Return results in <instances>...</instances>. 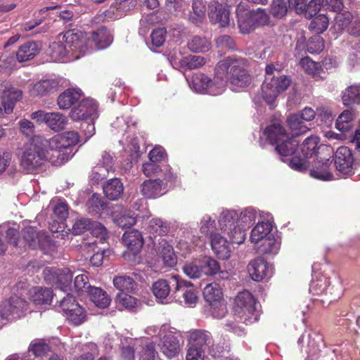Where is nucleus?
Segmentation results:
<instances>
[{"mask_svg":"<svg viewBox=\"0 0 360 360\" xmlns=\"http://www.w3.org/2000/svg\"><path fill=\"white\" fill-rule=\"evenodd\" d=\"M74 285L78 292H88L89 288L93 287L89 284L88 276L85 273L77 275L75 277Z\"/></svg>","mask_w":360,"mask_h":360,"instance_id":"61","label":"nucleus"},{"mask_svg":"<svg viewBox=\"0 0 360 360\" xmlns=\"http://www.w3.org/2000/svg\"><path fill=\"white\" fill-rule=\"evenodd\" d=\"M59 307L72 325L79 326L86 319L85 309L69 293L60 302Z\"/></svg>","mask_w":360,"mask_h":360,"instance_id":"7","label":"nucleus"},{"mask_svg":"<svg viewBox=\"0 0 360 360\" xmlns=\"http://www.w3.org/2000/svg\"><path fill=\"white\" fill-rule=\"evenodd\" d=\"M210 42L205 38L199 36L193 37L188 42V48L194 53L205 52L210 49Z\"/></svg>","mask_w":360,"mask_h":360,"instance_id":"49","label":"nucleus"},{"mask_svg":"<svg viewBox=\"0 0 360 360\" xmlns=\"http://www.w3.org/2000/svg\"><path fill=\"white\" fill-rule=\"evenodd\" d=\"M158 356L155 345L153 342L147 344L140 353L139 360H155Z\"/></svg>","mask_w":360,"mask_h":360,"instance_id":"64","label":"nucleus"},{"mask_svg":"<svg viewBox=\"0 0 360 360\" xmlns=\"http://www.w3.org/2000/svg\"><path fill=\"white\" fill-rule=\"evenodd\" d=\"M219 79L216 76V67L213 79L201 72L194 75L192 77L193 86L196 91L210 95H217L222 91L224 86H219Z\"/></svg>","mask_w":360,"mask_h":360,"instance_id":"9","label":"nucleus"},{"mask_svg":"<svg viewBox=\"0 0 360 360\" xmlns=\"http://www.w3.org/2000/svg\"><path fill=\"white\" fill-rule=\"evenodd\" d=\"M242 6L240 4L236 8V13L238 15V24L240 32L243 34L250 33L255 30L253 21H252L251 15L249 11L241 13Z\"/></svg>","mask_w":360,"mask_h":360,"instance_id":"40","label":"nucleus"},{"mask_svg":"<svg viewBox=\"0 0 360 360\" xmlns=\"http://www.w3.org/2000/svg\"><path fill=\"white\" fill-rule=\"evenodd\" d=\"M206 62L207 60L204 57L193 55L181 57L179 60V68L190 70L202 67Z\"/></svg>","mask_w":360,"mask_h":360,"instance_id":"42","label":"nucleus"},{"mask_svg":"<svg viewBox=\"0 0 360 360\" xmlns=\"http://www.w3.org/2000/svg\"><path fill=\"white\" fill-rule=\"evenodd\" d=\"M193 11L189 15L190 20L198 24L205 18L206 13V6L202 0H193L192 4Z\"/></svg>","mask_w":360,"mask_h":360,"instance_id":"47","label":"nucleus"},{"mask_svg":"<svg viewBox=\"0 0 360 360\" xmlns=\"http://www.w3.org/2000/svg\"><path fill=\"white\" fill-rule=\"evenodd\" d=\"M249 13L251 15L252 21H253L255 30L259 26L265 25L268 23L269 16L264 11L258 9L256 11H249Z\"/></svg>","mask_w":360,"mask_h":360,"instance_id":"63","label":"nucleus"},{"mask_svg":"<svg viewBox=\"0 0 360 360\" xmlns=\"http://www.w3.org/2000/svg\"><path fill=\"white\" fill-rule=\"evenodd\" d=\"M40 46L34 41H27L21 45L17 53L16 59L18 62H25L32 59L39 52Z\"/></svg>","mask_w":360,"mask_h":360,"instance_id":"27","label":"nucleus"},{"mask_svg":"<svg viewBox=\"0 0 360 360\" xmlns=\"http://www.w3.org/2000/svg\"><path fill=\"white\" fill-rule=\"evenodd\" d=\"M248 60L243 58L228 56L216 65V76L219 85L224 88L229 82L237 87H246L251 83L252 77L248 70Z\"/></svg>","mask_w":360,"mask_h":360,"instance_id":"1","label":"nucleus"},{"mask_svg":"<svg viewBox=\"0 0 360 360\" xmlns=\"http://www.w3.org/2000/svg\"><path fill=\"white\" fill-rule=\"evenodd\" d=\"M62 36L63 41L66 44L70 51L73 53H82L84 51L83 34L76 29H72L59 34Z\"/></svg>","mask_w":360,"mask_h":360,"instance_id":"18","label":"nucleus"},{"mask_svg":"<svg viewBox=\"0 0 360 360\" xmlns=\"http://www.w3.org/2000/svg\"><path fill=\"white\" fill-rule=\"evenodd\" d=\"M87 293L96 307L104 309L109 306L110 297L102 288L93 286L89 288Z\"/></svg>","mask_w":360,"mask_h":360,"instance_id":"31","label":"nucleus"},{"mask_svg":"<svg viewBox=\"0 0 360 360\" xmlns=\"http://www.w3.org/2000/svg\"><path fill=\"white\" fill-rule=\"evenodd\" d=\"M211 246L214 253L221 259H228L231 256V249L228 240L219 233L211 236Z\"/></svg>","mask_w":360,"mask_h":360,"instance_id":"24","label":"nucleus"},{"mask_svg":"<svg viewBox=\"0 0 360 360\" xmlns=\"http://www.w3.org/2000/svg\"><path fill=\"white\" fill-rule=\"evenodd\" d=\"M203 296L205 301L210 303L212 316L217 319L223 317L226 307L222 303L223 292L219 285L217 283L207 284L203 290Z\"/></svg>","mask_w":360,"mask_h":360,"instance_id":"8","label":"nucleus"},{"mask_svg":"<svg viewBox=\"0 0 360 360\" xmlns=\"http://www.w3.org/2000/svg\"><path fill=\"white\" fill-rule=\"evenodd\" d=\"M189 347L205 352L210 349L214 345V340L209 331L195 330L191 331L189 336Z\"/></svg>","mask_w":360,"mask_h":360,"instance_id":"17","label":"nucleus"},{"mask_svg":"<svg viewBox=\"0 0 360 360\" xmlns=\"http://www.w3.org/2000/svg\"><path fill=\"white\" fill-rule=\"evenodd\" d=\"M112 282L115 288L123 293L125 291L127 292H133L136 287V283L134 278L126 275L115 276Z\"/></svg>","mask_w":360,"mask_h":360,"instance_id":"39","label":"nucleus"},{"mask_svg":"<svg viewBox=\"0 0 360 360\" xmlns=\"http://www.w3.org/2000/svg\"><path fill=\"white\" fill-rule=\"evenodd\" d=\"M89 213L100 214L107 207V203L98 194H93L86 202Z\"/></svg>","mask_w":360,"mask_h":360,"instance_id":"48","label":"nucleus"},{"mask_svg":"<svg viewBox=\"0 0 360 360\" xmlns=\"http://www.w3.org/2000/svg\"><path fill=\"white\" fill-rule=\"evenodd\" d=\"M88 39L97 49H104L110 45L112 37L106 27H102L92 32Z\"/></svg>","mask_w":360,"mask_h":360,"instance_id":"25","label":"nucleus"},{"mask_svg":"<svg viewBox=\"0 0 360 360\" xmlns=\"http://www.w3.org/2000/svg\"><path fill=\"white\" fill-rule=\"evenodd\" d=\"M307 47L310 53H319L325 47L324 40L322 37L316 34L309 38Z\"/></svg>","mask_w":360,"mask_h":360,"instance_id":"55","label":"nucleus"},{"mask_svg":"<svg viewBox=\"0 0 360 360\" xmlns=\"http://www.w3.org/2000/svg\"><path fill=\"white\" fill-rule=\"evenodd\" d=\"M91 221L87 218H79L75 220L72 225V233L80 235L90 230Z\"/></svg>","mask_w":360,"mask_h":360,"instance_id":"59","label":"nucleus"},{"mask_svg":"<svg viewBox=\"0 0 360 360\" xmlns=\"http://www.w3.org/2000/svg\"><path fill=\"white\" fill-rule=\"evenodd\" d=\"M290 84V78L285 75L266 77L262 85V98L268 104L271 105L275 102L278 95L285 91Z\"/></svg>","mask_w":360,"mask_h":360,"instance_id":"5","label":"nucleus"},{"mask_svg":"<svg viewBox=\"0 0 360 360\" xmlns=\"http://www.w3.org/2000/svg\"><path fill=\"white\" fill-rule=\"evenodd\" d=\"M124 186L117 178L109 179L103 186V193L110 200H116L123 194Z\"/></svg>","mask_w":360,"mask_h":360,"instance_id":"29","label":"nucleus"},{"mask_svg":"<svg viewBox=\"0 0 360 360\" xmlns=\"http://www.w3.org/2000/svg\"><path fill=\"white\" fill-rule=\"evenodd\" d=\"M304 122L298 114H293L288 117L287 123L292 133V136H300L309 130V128L304 124Z\"/></svg>","mask_w":360,"mask_h":360,"instance_id":"35","label":"nucleus"},{"mask_svg":"<svg viewBox=\"0 0 360 360\" xmlns=\"http://www.w3.org/2000/svg\"><path fill=\"white\" fill-rule=\"evenodd\" d=\"M201 265L202 274L207 276H212L217 273L227 274L226 271H220L219 262L210 257H205L199 261Z\"/></svg>","mask_w":360,"mask_h":360,"instance_id":"43","label":"nucleus"},{"mask_svg":"<svg viewBox=\"0 0 360 360\" xmlns=\"http://www.w3.org/2000/svg\"><path fill=\"white\" fill-rule=\"evenodd\" d=\"M172 282H174L175 285V290H174V297L179 299L180 296L177 293L181 292L185 304L189 307H195L198 302V297L192 285L190 283L180 280L179 276H172Z\"/></svg>","mask_w":360,"mask_h":360,"instance_id":"15","label":"nucleus"},{"mask_svg":"<svg viewBox=\"0 0 360 360\" xmlns=\"http://www.w3.org/2000/svg\"><path fill=\"white\" fill-rule=\"evenodd\" d=\"M116 302L128 310H132L139 303V300L136 297L123 292L117 294L116 297Z\"/></svg>","mask_w":360,"mask_h":360,"instance_id":"54","label":"nucleus"},{"mask_svg":"<svg viewBox=\"0 0 360 360\" xmlns=\"http://www.w3.org/2000/svg\"><path fill=\"white\" fill-rule=\"evenodd\" d=\"M238 214L235 211H223L219 219L220 229L224 232H227L234 226H237Z\"/></svg>","mask_w":360,"mask_h":360,"instance_id":"38","label":"nucleus"},{"mask_svg":"<svg viewBox=\"0 0 360 360\" xmlns=\"http://www.w3.org/2000/svg\"><path fill=\"white\" fill-rule=\"evenodd\" d=\"M166 191L164 182L160 179L145 180L141 186V194L148 199L159 198Z\"/></svg>","mask_w":360,"mask_h":360,"instance_id":"21","label":"nucleus"},{"mask_svg":"<svg viewBox=\"0 0 360 360\" xmlns=\"http://www.w3.org/2000/svg\"><path fill=\"white\" fill-rule=\"evenodd\" d=\"M97 110V103L94 99L86 98L82 100L76 107L71 110L70 116L75 121H88L98 117Z\"/></svg>","mask_w":360,"mask_h":360,"instance_id":"12","label":"nucleus"},{"mask_svg":"<svg viewBox=\"0 0 360 360\" xmlns=\"http://www.w3.org/2000/svg\"><path fill=\"white\" fill-rule=\"evenodd\" d=\"M298 146V141L295 136H287L286 140L282 141L275 147V151L282 157H287L294 154Z\"/></svg>","mask_w":360,"mask_h":360,"instance_id":"33","label":"nucleus"},{"mask_svg":"<svg viewBox=\"0 0 360 360\" xmlns=\"http://www.w3.org/2000/svg\"><path fill=\"white\" fill-rule=\"evenodd\" d=\"M335 166L336 169L345 175H352L354 172V158L353 153L347 146L339 147L335 153Z\"/></svg>","mask_w":360,"mask_h":360,"instance_id":"13","label":"nucleus"},{"mask_svg":"<svg viewBox=\"0 0 360 360\" xmlns=\"http://www.w3.org/2000/svg\"><path fill=\"white\" fill-rule=\"evenodd\" d=\"M209 18L212 24L218 25L220 27L229 25L230 11L228 7L218 1H212L209 4Z\"/></svg>","mask_w":360,"mask_h":360,"instance_id":"16","label":"nucleus"},{"mask_svg":"<svg viewBox=\"0 0 360 360\" xmlns=\"http://www.w3.org/2000/svg\"><path fill=\"white\" fill-rule=\"evenodd\" d=\"M58 86L59 83L56 79H41L31 86L30 92L32 96H46L56 92L58 91Z\"/></svg>","mask_w":360,"mask_h":360,"instance_id":"19","label":"nucleus"},{"mask_svg":"<svg viewBox=\"0 0 360 360\" xmlns=\"http://www.w3.org/2000/svg\"><path fill=\"white\" fill-rule=\"evenodd\" d=\"M66 117L60 112H49L46 124L52 130L59 131L65 129Z\"/></svg>","mask_w":360,"mask_h":360,"instance_id":"45","label":"nucleus"},{"mask_svg":"<svg viewBox=\"0 0 360 360\" xmlns=\"http://www.w3.org/2000/svg\"><path fill=\"white\" fill-rule=\"evenodd\" d=\"M327 154L325 157L319 156L320 152H318L317 160L314 162L312 169L310 170V176L314 179L321 181H329L333 177L330 167L332 160H330L331 150L326 148Z\"/></svg>","mask_w":360,"mask_h":360,"instance_id":"11","label":"nucleus"},{"mask_svg":"<svg viewBox=\"0 0 360 360\" xmlns=\"http://www.w3.org/2000/svg\"><path fill=\"white\" fill-rule=\"evenodd\" d=\"M136 6V0H115L111 5L112 12L117 16L126 15L127 12L133 10Z\"/></svg>","mask_w":360,"mask_h":360,"instance_id":"46","label":"nucleus"},{"mask_svg":"<svg viewBox=\"0 0 360 360\" xmlns=\"http://www.w3.org/2000/svg\"><path fill=\"white\" fill-rule=\"evenodd\" d=\"M64 41H55L50 45V49L51 51V56L53 58L60 59L66 56L68 50V46L66 44H63Z\"/></svg>","mask_w":360,"mask_h":360,"instance_id":"62","label":"nucleus"},{"mask_svg":"<svg viewBox=\"0 0 360 360\" xmlns=\"http://www.w3.org/2000/svg\"><path fill=\"white\" fill-rule=\"evenodd\" d=\"M113 221L117 226L122 229L130 228L136 222V218L133 216L126 213L122 214L117 212L113 214Z\"/></svg>","mask_w":360,"mask_h":360,"instance_id":"52","label":"nucleus"},{"mask_svg":"<svg viewBox=\"0 0 360 360\" xmlns=\"http://www.w3.org/2000/svg\"><path fill=\"white\" fill-rule=\"evenodd\" d=\"M354 116L349 110H344L338 117L335 127L341 132H347L354 127Z\"/></svg>","mask_w":360,"mask_h":360,"instance_id":"37","label":"nucleus"},{"mask_svg":"<svg viewBox=\"0 0 360 360\" xmlns=\"http://www.w3.org/2000/svg\"><path fill=\"white\" fill-rule=\"evenodd\" d=\"M81 96V90L68 89L58 96L57 103L60 109L68 110L77 103Z\"/></svg>","mask_w":360,"mask_h":360,"instance_id":"26","label":"nucleus"},{"mask_svg":"<svg viewBox=\"0 0 360 360\" xmlns=\"http://www.w3.org/2000/svg\"><path fill=\"white\" fill-rule=\"evenodd\" d=\"M328 27V18L324 14L315 16L309 25V30L319 35L327 30Z\"/></svg>","mask_w":360,"mask_h":360,"instance_id":"51","label":"nucleus"},{"mask_svg":"<svg viewBox=\"0 0 360 360\" xmlns=\"http://www.w3.org/2000/svg\"><path fill=\"white\" fill-rule=\"evenodd\" d=\"M32 300L35 304H50L53 299V291L51 288L35 287L33 289Z\"/></svg>","mask_w":360,"mask_h":360,"instance_id":"41","label":"nucleus"},{"mask_svg":"<svg viewBox=\"0 0 360 360\" xmlns=\"http://www.w3.org/2000/svg\"><path fill=\"white\" fill-rule=\"evenodd\" d=\"M36 143L27 144L22 153L20 166L27 173H32L44 161L51 162V155L48 148Z\"/></svg>","mask_w":360,"mask_h":360,"instance_id":"2","label":"nucleus"},{"mask_svg":"<svg viewBox=\"0 0 360 360\" xmlns=\"http://www.w3.org/2000/svg\"><path fill=\"white\" fill-rule=\"evenodd\" d=\"M122 240L124 245L134 255L140 252L143 245V236L136 229L125 231Z\"/></svg>","mask_w":360,"mask_h":360,"instance_id":"23","label":"nucleus"},{"mask_svg":"<svg viewBox=\"0 0 360 360\" xmlns=\"http://www.w3.org/2000/svg\"><path fill=\"white\" fill-rule=\"evenodd\" d=\"M319 142V137L310 136L307 137L301 146V152L305 158H311L313 155H316L317 150H326V148L318 146Z\"/></svg>","mask_w":360,"mask_h":360,"instance_id":"34","label":"nucleus"},{"mask_svg":"<svg viewBox=\"0 0 360 360\" xmlns=\"http://www.w3.org/2000/svg\"><path fill=\"white\" fill-rule=\"evenodd\" d=\"M289 166L294 170L297 172H306L309 166L308 158L295 155L293 156L289 163Z\"/></svg>","mask_w":360,"mask_h":360,"instance_id":"58","label":"nucleus"},{"mask_svg":"<svg viewBox=\"0 0 360 360\" xmlns=\"http://www.w3.org/2000/svg\"><path fill=\"white\" fill-rule=\"evenodd\" d=\"M288 11L287 4L284 0H274L271 4V13L277 18L284 17Z\"/></svg>","mask_w":360,"mask_h":360,"instance_id":"60","label":"nucleus"},{"mask_svg":"<svg viewBox=\"0 0 360 360\" xmlns=\"http://www.w3.org/2000/svg\"><path fill=\"white\" fill-rule=\"evenodd\" d=\"M271 271L268 262L262 257L252 260L248 265V272L255 281H262L265 278L270 276Z\"/></svg>","mask_w":360,"mask_h":360,"instance_id":"20","label":"nucleus"},{"mask_svg":"<svg viewBox=\"0 0 360 360\" xmlns=\"http://www.w3.org/2000/svg\"><path fill=\"white\" fill-rule=\"evenodd\" d=\"M28 305L25 300L18 295H13L1 305L0 316L1 319H7L11 315H17L20 317L28 309Z\"/></svg>","mask_w":360,"mask_h":360,"instance_id":"14","label":"nucleus"},{"mask_svg":"<svg viewBox=\"0 0 360 360\" xmlns=\"http://www.w3.org/2000/svg\"><path fill=\"white\" fill-rule=\"evenodd\" d=\"M175 285L172 282V278L169 281L160 279L154 282L152 286V291L157 299L165 300L169 295L170 291L174 292Z\"/></svg>","mask_w":360,"mask_h":360,"instance_id":"30","label":"nucleus"},{"mask_svg":"<svg viewBox=\"0 0 360 360\" xmlns=\"http://www.w3.org/2000/svg\"><path fill=\"white\" fill-rule=\"evenodd\" d=\"M45 146L50 151L51 163L53 165H60L69 160L71 147L73 145L58 134L46 140Z\"/></svg>","mask_w":360,"mask_h":360,"instance_id":"6","label":"nucleus"},{"mask_svg":"<svg viewBox=\"0 0 360 360\" xmlns=\"http://www.w3.org/2000/svg\"><path fill=\"white\" fill-rule=\"evenodd\" d=\"M160 349L162 352L169 359L176 356L181 351L177 338L171 334L164 336Z\"/></svg>","mask_w":360,"mask_h":360,"instance_id":"28","label":"nucleus"},{"mask_svg":"<svg viewBox=\"0 0 360 360\" xmlns=\"http://www.w3.org/2000/svg\"><path fill=\"white\" fill-rule=\"evenodd\" d=\"M90 230L94 236L98 238L100 242L103 243L106 242L108 234L106 228L99 222L92 221Z\"/></svg>","mask_w":360,"mask_h":360,"instance_id":"57","label":"nucleus"},{"mask_svg":"<svg viewBox=\"0 0 360 360\" xmlns=\"http://www.w3.org/2000/svg\"><path fill=\"white\" fill-rule=\"evenodd\" d=\"M148 229L150 233L155 236H165L169 231L168 224L159 218H153L150 221Z\"/></svg>","mask_w":360,"mask_h":360,"instance_id":"50","label":"nucleus"},{"mask_svg":"<svg viewBox=\"0 0 360 360\" xmlns=\"http://www.w3.org/2000/svg\"><path fill=\"white\" fill-rule=\"evenodd\" d=\"M271 229L272 226L268 221L257 223L251 231V241L257 243L259 241L265 239L266 236L271 232Z\"/></svg>","mask_w":360,"mask_h":360,"instance_id":"44","label":"nucleus"},{"mask_svg":"<svg viewBox=\"0 0 360 360\" xmlns=\"http://www.w3.org/2000/svg\"><path fill=\"white\" fill-rule=\"evenodd\" d=\"M266 141L272 146L286 140L288 134L285 127L280 123L274 122L268 125L263 131Z\"/></svg>","mask_w":360,"mask_h":360,"instance_id":"22","label":"nucleus"},{"mask_svg":"<svg viewBox=\"0 0 360 360\" xmlns=\"http://www.w3.org/2000/svg\"><path fill=\"white\" fill-rule=\"evenodd\" d=\"M300 65L307 74L311 75L319 74L321 70V64L313 61L308 56L302 58L300 61Z\"/></svg>","mask_w":360,"mask_h":360,"instance_id":"53","label":"nucleus"},{"mask_svg":"<svg viewBox=\"0 0 360 360\" xmlns=\"http://www.w3.org/2000/svg\"><path fill=\"white\" fill-rule=\"evenodd\" d=\"M21 234L24 243L33 250L39 249L46 253L55 248L54 242L45 231L28 226L22 229Z\"/></svg>","mask_w":360,"mask_h":360,"instance_id":"4","label":"nucleus"},{"mask_svg":"<svg viewBox=\"0 0 360 360\" xmlns=\"http://www.w3.org/2000/svg\"><path fill=\"white\" fill-rule=\"evenodd\" d=\"M234 311L246 324L252 323L259 320L258 312L256 309V301L248 290L240 292L235 298Z\"/></svg>","mask_w":360,"mask_h":360,"instance_id":"3","label":"nucleus"},{"mask_svg":"<svg viewBox=\"0 0 360 360\" xmlns=\"http://www.w3.org/2000/svg\"><path fill=\"white\" fill-rule=\"evenodd\" d=\"M22 97V92L19 89L11 87L4 92V99L3 105L6 113L13 111L15 103L20 101Z\"/></svg>","mask_w":360,"mask_h":360,"instance_id":"32","label":"nucleus"},{"mask_svg":"<svg viewBox=\"0 0 360 360\" xmlns=\"http://www.w3.org/2000/svg\"><path fill=\"white\" fill-rule=\"evenodd\" d=\"M44 274L45 279L56 288L64 292L70 289L72 274L69 269H46Z\"/></svg>","mask_w":360,"mask_h":360,"instance_id":"10","label":"nucleus"},{"mask_svg":"<svg viewBox=\"0 0 360 360\" xmlns=\"http://www.w3.org/2000/svg\"><path fill=\"white\" fill-rule=\"evenodd\" d=\"M342 100L345 105L360 104V84L350 85L342 92Z\"/></svg>","mask_w":360,"mask_h":360,"instance_id":"36","label":"nucleus"},{"mask_svg":"<svg viewBox=\"0 0 360 360\" xmlns=\"http://www.w3.org/2000/svg\"><path fill=\"white\" fill-rule=\"evenodd\" d=\"M162 259L164 264L169 267L176 265L177 259L173 248L169 245H164L161 251Z\"/></svg>","mask_w":360,"mask_h":360,"instance_id":"56","label":"nucleus"}]
</instances>
